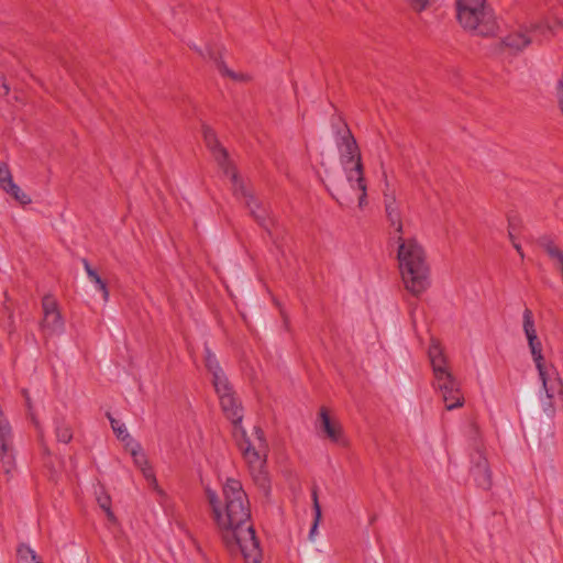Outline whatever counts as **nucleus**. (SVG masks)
Segmentation results:
<instances>
[{
	"label": "nucleus",
	"mask_w": 563,
	"mask_h": 563,
	"mask_svg": "<svg viewBox=\"0 0 563 563\" xmlns=\"http://www.w3.org/2000/svg\"><path fill=\"white\" fill-rule=\"evenodd\" d=\"M2 88H3V90H4V93H8V92H9V90H10V89H9V87H8L7 85H3V86H2Z\"/></svg>",
	"instance_id": "30"
},
{
	"label": "nucleus",
	"mask_w": 563,
	"mask_h": 563,
	"mask_svg": "<svg viewBox=\"0 0 563 563\" xmlns=\"http://www.w3.org/2000/svg\"><path fill=\"white\" fill-rule=\"evenodd\" d=\"M316 508H317V518H319L321 516V511H320L318 504L316 505Z\"/></svg>",
	"instance_id": "29"
},
{
	"label": "nucleus",
	"mask_w": 563,
	"mask_h": 563,
	"mask_svg": "<svg viewBox=\"0 0 563 563\" xmlns=\"http://www.w3.org/2000/svg\"><path fill=\"white\" fill-rule=\"evenodd\" d=\"M523 331L543 389L549 398H553L561 391L560 378L555 366L545 357L543 343L537 333L530 311L523 314Z\"/></svg>",
	"instance_id": "6"
},
{
	"label": "nucleus",
	"mask_w": 563,
	"mask_h": 563,
	"mask_svg": "<svg viewBox=\"0 0 563 563\" xmlns=\"http://www.w3.org/2000/svg\"><path fill=\"white\" fill-rule=\"evenodd\" d=\"M434 378L446 409L452 410L461 407L464 399L451 372L434 376Z\"/></svg>",
	"instance_id": "13"
},
{
	"label": "nucleus",
	"mask_w": 563,
	"mask_h": 563,
	"mask_svg": "<svg viewBox=\"0 0 563 563\" xmlns=\"http://www.w3.org/2000/svg\"><path fill=\"white\" fill-rule=\"evenodd\" d=\"M428 353L434 376L450 372L444 350L438 341L431 342Z\"/></svg>",
	"instance_id": "15"
},
{
	"label": "nucleus",
	"mask_w": 563,
	"mask_h": 563,
	"mask_svg": "<svg viewBox=\"0 0 563 563\" xmlns=\"http://www.w3.org/2000/svg\"><path fill=\"white\" fill-rule=\"evenodd\" d=\"M18 555L22 559V560H25L27 561L30 559V561L32 563H41L38 561V558L35 553L34 550H32L29 545H25V544H21L19 548H18Z\"/></svg>",
	"instance_id": "22"
},
{
	"label": "nucleus",
	"mask_w": 563,
	"mask_h": 563,
	"mask_svg": "<svg viewBox=\"0 0 563 563\" xmlns=\"http://www.w3.org/2000/svg\"><path fill=\"white\" fill-rule=\"evenodd\" d=\"M82 264L85 267V271L89 277V279L98 285V288L103 291L106 295V280H103L100 275L97 273V271L89 264V262L84 258Z\"/></svg>",
	"instance_id": "20"
},
{
	"label": "nucleus",
	"mask_w": 563,
	"mask_h": 563,
	"mask_svg": "<svg viewBox=\"0 0 563 563\" xmlns=\"http://www.w3.org/2000/svg\"><path fill=\"white\" fill-rule=\"evenodd\" d=\"M556 107L561 115L563 117V67L555 81L554 87Z\"/></svg>",
	"instance_id": "21"
},
{
	"label": "nucleus",
	"mask_w": 563,
	"mask_h": 563,
	"mask_svg": "<svg viewBox=\"0 0 563 563\" xmlns=\"http://www.w3.org/2000/svg\"><path fill=\"white\" fill-rule=\"evenodd\" d=\"M406 1L410 4V7L415 11L420 12L428 7L430 0H406Z\"/></svg>",
	"instance_id": "24"
},
{
	"label": "nucleus",
	"mask_w": 563,
	"mask_h": 563,
	"mask_svg": "<svg viewBox=\"0 0 563 563\" xmlns=\"http://www.w3.org/2000/svg\"><path fill=\"white\" fill-rule=\"evenodd\" d=\"M316 431L320 440L329 445L341 449L350 446V439L342 421L334 409L329 406H320L316 415Z\"/></svg>",
	"instance_id": "7"
},
{
	"label": "nucleus",
	"mask_w": 563,
	"mask_h": 563,
	"mask_svg": "<svg viewBox=\"0 0 563 563\" xmlns=\"http://www.w3.org/2000/svg\"><path fill=\"white\" fill-rule=\"evenodd\" d=\"M210 517L227 551L244 563H261L262 550L241 483L227 478L220 489L206 488Z\"/></svg>",
	"instance_id": "1"
},
{
	"label": "nucleus",
	"mask_w": 563,
	"mask_h": 563,
	"mask_svg": "<svg viewBox=\"0 0 563 563\" xmlns=\"http://www.w3.org/2000/svg\"><path fill=\"white\" fill-rule=\"evenodd\" d=\"M205 57L213 63L219 75L225 80L239 85H249L254 80L250 71L231 67L224 59L220 48L214 46L207 47Z\"/></svg>",
	"instance_id": "10"
},
{
	"label": "nucleus",
	"mask_w": 563,
	"mask_h": 563,
	"mask_svg": "<svg viewBox=\"0 0 563 563\" xmlns=\"http://www.w3.org/2000/svg\"><path fill=\"white\" fill-rule=\"evenodd\" d=\"M111 428L117 440L132 456L135 466L139 467L145 476H152L147 457L143 452L142 446L130 434L126 424L124 422L112 420Z\"/></svg>",
	"instance_id": "9"
},
{
	"label": "nucleus",
	"mask_w": 563,
	"mask_h": 563,
	"mask_svg": "<svg viewBox=\"0 0 563 563\" xmlns=\"http://www.w3.org/2000/svg\"><path fill=\"white\" fill-rule=\"evenodd\" d=\"M202 135L207 145L213 151L217 145H221L217 139L216 133L209 126H202Z\"/></svg>",
	"instance_id": "23"
},
{
	"label": "nucleus",
	"mask_w": 563,
	"mask_h": 563,
	"mask_svg": "<svg viewBox=\"0 0 563 563\" xmlns=\"http://www.w3.org/2000/svg\"><path fill=\"white\" fill-rule=\"evenodd\" d=\"M8 174H11L8 165L5 163L0 164V180L4 179Z\"/></svg>",
	"instance_id": "26"
},
{
	"label": "nucleus",
	"mask_w": 563,
	"mask_h": 563,
	"mask_svg": "<svg viewBox=\"0 0 563 563\" xmlns=\"http://www.w3.org/2000/svg\"><path fill=\"white\" fill-rule=\"evenodd\" d=\"M398 272L404 288L412 296H421L431 286V266L422 243L413 236L398 239Z\"/></svg>",
	"instance_id": "2"
},
{
	"label": "nucleus",
	"mask_w": 563,
	"mask_h": 563,
	"mask_svg": "<svg viewBox=\"0 0 563 563\" xmlns=\"http://www.w3.org/2000/svg\"><path fill=\"white\" fill-rule=\"evenodd\" d=\"M550 31L559 30L563 26V22L560 19H553L552 21H547L545 25Z\"/></svg>",
	"instance_id": "25"
},
{
	"label": "nucleus",
	"mask_w": 563,
	"mask_h": 563,
	"mask_svg": "<svg viewBox=\"0 0 563 563\" xmlns=\"http://www.w3.org/2000/svg\"><path fill=\"white\" fill-rule=\"evenodd\" d=\"M203 364L223 413L233 423H240L243 418V407L218 357L212 352L207 351Z\"/></svg>",
	"instance_id": "5"
},
{
	"label": "nucleus",
	"mask_w": 563,
	"mask_h": 563,
	"mask_svg": "<svg viewBox=\"0 0 563 563\" xmlns=\"http://www.w3.org/2000/svg\"><path fill=\"white\" fill-rule=\"evenodd\" d=\"M340 178L338 191L342 198L365 203L367 184L361 151L355 140L346 134L339 145Z\"/></svg>",
	"instance_id": "3"
},
{
	"label": "nucleus",
	"mask_w": 563,
	"mask_h": 563,
	"mask_svg": "<svg viewBox=\"0 0 563 563\" xmlns=\"http://www.w3.org/2000/svg\"><path fill=\"white\" fill-rule=\"evenodd\" d=\"M108 521H111L113 525H118V521L115 518H113L110 514L107 515Z\"/></svg>",
	"instance_id": "28"
},
{
	"label": "nucleus",
	"mask_w": 563,
	"mask_h": 563,
	"mask_svg": "<svg viewBox=\"0 0 563 563\" xmlns=\"http://www.w3.org/2000/svg\"><path fill=\"white\" fill-rule=\"evenodd\" d=\"M212 155L218 167L232 181L234 189L236 191H241V194L243 195H246V186L244 181L241 179L239 173L236 172L235 166L230 159L227 150L221 145H217L212 151Z\"/></svg>",
	"instance_id": "14"
},
{
	"label": "nucleus",
	"mask_w": 563,
	"mask_h": 563,
	"mask_svg": "<svg viewBox=\"0 0 563 563\" xmlns=\"http://www.w3.org/2000/svg\"><path fill=\"white\" fill-rule=\"evenodd\" d=\"M530 43V37L521 31L509 33L503 38V45L512 52L522 51Z\"/></svg>",
	"instance_id": "17"
},
{
	"label": "nucleus",
	"mask_w": 563,
	"mask_h": 563,
	"mask_svg": "<svg viewBox=\"0 0 563 563\" xmlns=\"http://www.w3.org/2000/svg\"><path fill=\"white\" fill-rule=\"evenodd\" d=\"M96 495L99 507L106 511V497L102 496V493L99 494L98 492H96Z\"/></svg>",
	"instance_id": "27"
},
{
	"label": "nucleus",
	"mask_w": 563,
	"mask_h": 563,
	"mask_svg": "<svg viewBox=\"0 0 563 563\" xmlns=\"http://www.w3.org/2000/svg\"><path fill=\"white\" fill-rule=\"evenodd\" d=\"M0 188L10 195L14 200H16L21 205L31 203V198L26 195L12 179V175L8 174V176L0 180Z\"/></svg>",
	"instance_id": "16"
},
{
	"label": "nucleus",
	"mask_w": 563,
	"mask_h": 563,
	"mask_svg": "<svg viewBox=\"0 0 563 563\" xmlns=\"http://www.w3.org/2000/svg\"><path fill=\"white\" fill-rule=\"evenodd\" d=\"M455 11L460 26L473 35L494 37L500 32V23L487 0H455Z\"/></svg>",
	"instance_id": "4"
},
{
	"label": "nucleus",
	"mask_w": 563,
	"mask_h": 563,
	"mask_svg": "<svg viewBox=\"0 0 563 563\" xmlns=\"http://www.w3.org/2000/svg\"><path fill=\"white\" fill-rule=\"evenodd\" d=\"M43 452H44L45 454H49L48 449H47L44 444H43Z\"/></svg>",
	"instance_id": "31"
},
{
	"label": "nucleus",
	"mask_w": 563,
	"mask_h": 563,
	"mask_svg": "<svg viewBox=\"0 0 563 563\" xmlns=\"http://www.w3.org/2000/svg\"><path fill=\"white\" fill-rule=\"evenodd\" d=\"M475 474L478 477L479 485L483 487H489L492 483V474L488 464L485 460H482L475 470Z\"/></svg>",
	"instance_id": "19"
},
{
	"label": "nucleus",
	"mask_w": 563,
	"mask_h": 563,
	"mask_svg": "<svg viewBox=\"0 0 563 563\" xmlns=\"http://www.w3.org/2000/svg\"><path fill=\"white\" fill-rule=\"evenodd\" d=\"M239 448L251 466L261 467L265 463L267 444L264 432L260 428L241 429Z\"/></svg>",
	"instance_id": "8"
},
{
	"label": "nucleus",
	"mask_w": 563,
	"mask_h": 563,
	"mask_svg": "<svg viewBox=\"0 0 563 563\" xmlns=\"http://www.w3.org/2000/svg\"><path fill=\"white\" fill-rule=\"evenodd\" d=\"M0 462L7 476H11L15 467V450L13 432L7 418L0 419Z\"/></svg>",
	"instance_id": "11"
},
{
	"label": "nucleus",
	"mask_w": 563,
	"mask_h": 563,
	"mask_svg": "<svg viewBox=\"0 0 563 563\" xmlns=\"http://www.w3.org/2000/svg\"><path fill=\"white\" fill-rule=\"evenodd\" d=\"M56 440L60 443H69L73 439V431L68 423L63 421L55 422Z\"/></svg>",
	"instance_id": "18"
},
{
	"label": "nucleus",
	"mask_w": 563,
	"mask_h": 563,
	"mask_svg": "<svg viewBox=\"0 0 563 563\" xmlns=\"http://www.w3.org/2000/svg\"><path fill=\"white\" fill-rule=\"evenodd\" d=\"M42 307L44 316L41 327L43 331L49 335L63 333L65 329L64 320L53 296H44Z\"/></svg>",
	"instance_id": "12"
}]
</instances>
